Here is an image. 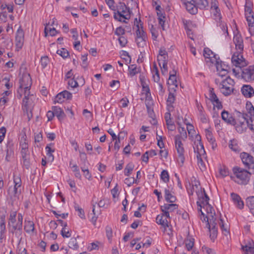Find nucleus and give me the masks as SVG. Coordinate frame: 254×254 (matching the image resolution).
<instances>
[{
    "label": "nucleus",
    "mask_w": 254,
    "mask_h": 254,
    "mask_svg": "<svg viewBox=\"0 0 254 254\" xmlns=\"http://www.w3.org/2000/svg\"><path fill=\"white\" fill-rule=\"evenodd\" d=\"M140 34L138 31L137 34H136V38L135 42L139 47H144L146 45V41L147 40V36L145 32H141Z\"/></svg>",
    "instance_id": "14"
},
{
    "label": "nucleus",
    "mask_w": 254,
    "mask_h": 254,
    "mask_svg": "<svg viewBox=\"0 0 254 254\" xmlns=\"http://www.w3.org/2000/svg\"><path fill=\"white\" fill-rule=\"evenodd\" d=\"M186 247L188 251L192 249L194 245L193 239H187L185 241Z\"/></svg>",
    "instance_id": "58"
},
{
    "label": "nucleus",
    "mask_w": 254,
    "mask_h": 254,
    "mask_svg": "<svg viewBox=\"0 0 254 254\" xmlns=\"http://www.w3.org/2000/svg\"><path fill=\"white\" fill-rule=\"evenodd\" d=\"M221 118L227 124L232 125H236V120L227 111L224 110L222 111L221 113Z\"/></svg>",
    "instance_id": "16"
},
{
    "label": "nucleus",
    "mask_w": 254,
    "mask_h": 254,
    "mask_svg": "<svg viewBox=\"0 0 254 254\" xmlns=\"http://www.w3.org/2000/svg\"><path fill=\"white\" fill-rule=\"evenodd\" d=\"M213 18L217 21L220 22L221 19V14L219 8L211 10Z\"/></svg>",
    "instance_id": "42"
},
{
    "label": "nucleus",
    "mask_w": 254,
    "mask_h": 254,
    "mask_svg": "<svg viewBox=\"0 0 254 254\" xmlns=\"http://www.w3.org/2000/svg\"><path fill=\"white\" fill-rule=\"evenodd\" d=\"M179 136H175L174 140L175 147L178 153H183L185 152L183 144L182 142V139H180Z\"/></svg>",
    "instance_id": "24"
},
{
    "label": "nucleus",
    "mask_w": 254,
    "mask_h": 254,
    "mask_svg": "<svg viewBox=\"0 0 254 254\" xmlns=\"http://www.w3.org/2000/svg\"><path fill=\"white\" fill-rule=\"evenodd\" d=\"M203 56L205 58L210 59L211 56L213 55V57L215 59V62L216 64H219V58L218 59L216 58V55H214L212 51L209 49L208 48H205L203 50Z\"/></svg>",
    "instance_id": "32"
},
{
    "label": "nucleus",
    "mask_w": 254,
    "mask_h": 254,
    "mask_svg": "<svg viewBox=\"0 0 254 254\" xmlns=\"http://www.w3.org/2000/svg\"><path fill=\"white\" fill-rule=\"evenodd\" d=\"M175 101V96L174 93L170 92L167 100V105L172 106Z\"/></svg>",
    "instance_id": "51"
},
{
    "label": "nucleus",
    "mask_w": 254,
    "mask_h": 254,
    "mask_svg": "<svg viewBox=\"0 0 254 254\" xmlns=\"http://www.w3.org/2000/svg\"><path fill=\"white\" fill-rule=\"evenodd\" d=\"M134 25L136 27L137 30L136 31V34H137L138 31H139L140 34L142 33L141 32H144L143 30V24L141 22V20H137V18H135L134 21Z\"/></svg>",
    "instance_id": "41"
},
{
    "label": "nucleus",
    "mask_w": 254,
    "mask_h": 254,
    "mask_svg": "<svg viewBox=\"0 0 254 254\" xmlns=\"http://www.w3.org/2000/svg\"><path fill=\"white\" fill-rule=\"evenodd\" d=\"M30 88H27L26 89H24V98L23 99V105L24 107H26L28 106V103L29 99V97L32 95H30Z\"/></svg>",
    "instance_id": "38"
},
{
    "label": "nucleus",
    "mask_w": 254,
    "mask_h": 254,
    "mask_svg": "<svg viewBox=\"0 0 254 254\" xmlns=\"http://www.w3.org/2000/svg\"><path fill=\"white\" fill-rule=\"evenodd\" d=\"M10 188H9L8 191L11 198L12 199L13 201L18 199L19 195L21 193V189H18L14 187L12 189L11 192H10Z\"/></svg>",
    "instance_id": "26"
},
{
    "label": "nucleus",
    "mask_w": 254,
    "mask_h": 254,
    "mask_svg": "<svg viewBox=\"0 0 254 254\" xmlns=\"http://www.w3.org/2000/svg\"><path fill=\"white\" fill-rule=\"evenodd\" d=\"M193 2L199 8L203 9L208 7L207 0H193Z\"/></svg>",
    "instance_id": "31"
},
{
    "label": "nucleus",
    "mask_w": 254,
    "mask_h": 254,
    "mask_svg": "<svg viewBox=\"0 0 254 254\" xmlns=\"http://www.w3.org/2000/svg\"><path fill=\"white\" fill-rule=\"evenodd\" d=\"M145 104L149 117L153 119V122L152 124L156 125L157 124V121L154 119V117H155V114L153 111V109L151 106V104H150V103L148 102L147 103H146Z\"/></svg>",
    "instance_id": "35"
},
{
    "label": "nucleus",
    "mask_w": 254,
    "mask_h": 254,
    "mask_svg": "<svg viewBox=\"0 0 254 254\" xmlns=\"http://www.w3.org/2000/svg\"><path fill=\"white\" fill-rule=\"evenodd\" d=\"M168 60H162L161 62V72L163 74H165L167 73L168 71V67H167Z\"/></svg>",
    "instance_id": "43"
},
{
    "label": "nucleus",
    "mask_w": 254,
    "mask_h": 254,
    "mask_svg": "<svg viewBox=\"0 0 254 254\" xmlns=\"http://www.w3.org/2000/svg\"><path fill=\"white\" fill-rule=\"evenodd\" d=\"M125 33V30L122 27L120 26L116 28L115 34L118 36H121Z\"/></svg>",
    "instance_id": "64"
},
{
    "label": "nucleus",
    "mask_w": 254,
    "mask_h": 254,
    "mask_svg": "<svg viewBox=\"0 0 254 254\" xmlns=\"http://www.w3.org/2000/svg\"><path fill=\"white\" fill-rule=\"evenodd\" d=\"M246 109L249 115L247 120V126L251 130H254V107L251 102L247 103Z\"/></svg>",
    "instance_id": "8"
},
{
    "label": "nucleus",
    "mask_w": 254,
    "mask_h": 254,
    "mask_svg": "<svg viewBox=\"0 0 254 254\" xmlns=\"http://www.w3.org/2000/svg\"><path fill=\"white\" fill-rule=\"evenodd\" d=\"M150 32L152 35V39L154 40H156L158 36V32L156 28L154 27L153 25H149Z\"/></svg>",
    "instance_id": "47"
},
{
    "label": "nucleus",
    "mask_w": 254,
    "mask_h": 254,
    "mask_svg": "<svg viewBox=\"0 0 254 254\" xmlns=\"http://www.w3.org/2000/svg\"><path fill=\"white\" fill-rule=\"evenodd\" d=\"M209 99L210 100L211 103H214V101L216 100V99H218L216 94L214 92V89L213 88H210L209 89Z\"/></svg>",
    "instance_id": "52"
},
{
    "label": "nucleus",
    "mask_w": 254,
    "mask_h": 254,
    "mask_svg": "<svg viewBox=\"0 0 254 254\" xmlns=\"http://www.w3.org/2000/svg\"><path fill=\"white\" fill-rule=\"evenodd\" d=\"M246 205L249 208L251 212L254 216V196H250L247 198Z\"/></svg>",
    "instance_id": "36"
},
{
    "label": "nucleus",
    "mask_w": 254,
    "mask_h": 254,
    "mask_svg": "<svg viewBox=\"0 0 254 254\" xmlns=\"http://www.w3.org/2000/svg\"><path fill=\"white\" fill-rule=\"evenodd\" d=\"M24 33L22 29L19 28L15 36L16 46L17 48L21 49L23 45Z\"/></svg>",
    "instance_id": "15"
},
{
    "label": "nucleus",
    "mask_w": 254,
    "mask_h": 254,
    "mask_svg": "<svg viewBox=\"0 0 254 254\" xmlns=\"http://www.w3.org/2000/svg\"><path fill=\"white\" fill-rule=\"evenodd\" d=\"M156 223L161 225L163 227V232H167V228H169L168 222L167 219L163 218V215H158L156 218Z\"/></svg>",
    "instance_id": "22"
},
{
    "label": "nucleus",
    "mask_w": 254,
    "mask_h": 254,
    "mask_svg": "<svg viewBox=\"0 0 254 254\" xmlns=\"http://www.w3.org/2000/svg\"><path fill=\"white\" fill-rule=\"evenodd\" d=\"M219 173L223 177H225L229 175V171L226 166H223L220 168Z\"/></svg>",
    "instance_id": "54"
},
{
    "label": "nucleus",
    "mask_w": 254,
    "mask_h": 254,
    "mask_svg": "<svg viewBox=\"0 0 254 254\" xmlns=\"http://www.w3.org/2000/svg\"><path fill=\"white\" fill-rule=\"evenodd\" d=\"M215 83L220 92L225 96L230 95L233 92L235 82L230 76H227L225 79L216 77L215 79Z\"/></svg>",
    "instance_id": "2"
},
{
    "label": "nucleus",
    "mask_w": 254,
    "mask_h": 254,
    "mask_svg": "<svg viewBox=\"0 0 254 254\" xmlns=\"http://www.w3.org/2000/svg\"><path fill=\"white\" fill-rule=\"evenodd\" d=\"M186 188L189 195H193V192L195 191L198 198H202L205 196V194H206L204 189L202 190V188L200 187L199 182L197 181H194L192 185L189 183V186L187 185Z\"/></svg>",
    "instance_id": "5"
},
{
    "label": "nucleus",
    "mask_w": 254,
    "mask_h": 254,
    "mask_svg": "<svg viewBox=\"0 0 254 254\" xmlns=\"http://www.w3.org/2000/svg\"><path fill=\"white\" fill-rule=\"evenodd\" d=\"M162 207L164 208V210H168L172 212L177 209L178 205L176 204H165Z\"/></svg>",
    "instance_id": "46"
},
{
    "label": "nucleus",
    "mask_w": 254,
    "mask_h": 254,
    "mask_svg": "<svg viewBox=\"0 0 254 254\" xmlns=\"http://www.w3.org/2000/svg\"><path fill=\"white\" fill-rule=\"evenodd\" d=\"M133 168L134 165L132 163L127 164L124 170L125 175L126 176H129L133 171Z\"/></svg>",
    "instance_id": "44"
},
{
    "label": "nucleus",
    "mask_w": 254,
    "mask_h": 254,
    "mask_svg": "<svg viewBox=\"0 0 254 254\" xmlns=\"http://www.w3.org/2000/svg\"><path fill=\"white\" fill-rule=\"evenodd\" d=\"M159 24L163 30H164V23L166 19L165 14L163 11L157 12Z\"/></svg>",
    "instance_id": "34"
},
{
    "label": "nucleus",
    "mask_w": 254,
    "mask_h": 254,
    "mask_svg": "<svg viewBox=\"0 0 254 254\" xmlns=\"http://www.w3.org/2000/svg\"><path fill=\"white\" fill-rule=\"evenodd\" d=\"M233 176L231 178L236 183L242 186L248 185L251 180V177L254 173H252V170L235 166L232 169Z\"/></svg>",
    "instance_id": "1"
},
{
    "label": "nucleus",
    "mask_w": 254,
    "mask_h": 254,
    "mask_svg": "<svg viewBox=\"0 0 254 254\" xmlns=\"http://www.w3.org/2000/svg\"><path fill=\"white\" fill-rule=\"evenodd\" d=\"M152 77L154 82L158 83L160 81V75L159 73V70L158 69L157 65L156 64H154L153 68L152 69Z\"/></svg>",
    "instance_id": "30"
},
{
    "label": "nucleus",
    "mask_w": 254,
    "mask_h": 254,
    "mask_svg": "<svg viewBox=\"0 0 254 254\" xmlns=\"http://www.w3.org/2000/svg\"><path fill=\"white\" fill-rule=\"evenodd\" d=\"M161 179L165 183H167L169 181V175L168 172L166 170H163L160 175Z\"/></svg>",
    "instance_id": "49"
},
{
    "label": "nucleus",
    "mask_w": 254,
    "mask_h": 254,
    "mask_svg": "<svg viewBox=\"0 0 254 254\" xmlns=\"http://www.w3.org/2000/svg\"><path fill=\"white\" fill-rule=\"evenodd\" d=\"M242 77L246 81L254 80V65L244 68L242 71Z\"/></svg>",
    "instance_id": "11"
},
{
    "label": "nucleus",
    "mask_w": 254,
    "mask_h": 254,
    "mask_svg": "<svg viewBox=\"0 0 254 254\" xmlns=\"http://www.w3.org/2000/svg\"><path fill=\"white\" fill-rule=\"evenodd\" d=\"M241 91L243 95L247 98H250L254 94V88L249 85H243Z\"/></svg>",
    "instance_id": "20"
},
{
    "label": "nucleus",
    "mask_w": 254,
    "mask_h": 254,
    "mask_svg": "<svg viewBox=\"0 0 254 254\" xmlns=\"http://www.w3.org/2000/svg\"><path fill=\"white\" fill-rule=\"evenodd\" d=\"M156 88L158 90L159 95L162 96L165 92L162 84L159 82L156 83Z\"/></svg>",
    "instance_id": "56"
},
{
    "label": "nucleus",
    "mask_w": 254,
    "mask_h": 254,
    "mask_svg": "<svg viewBox=\"0 0 254 254\" xmlns=\"http://www.w3.org/2000/svg\"><path fill=\"white\" fill-rule=\"evenodd\" d=\"M217 71H219L218 73V77H221L222 79H224V77H227V74L228 73L227 70L224 69L223 68H221L220 70H219V67L218 64H217Z\"/></svg>",
    "instance_id": "48"
},
{
    "label": "nucleus",
    "mask_w": 254,
    "mask_h": 254,
    "mask_svg": "<svg viewBox=\"0 0 254 254\" xmlns=\"http://www.w3.org/2000/svg\"><path fill=\"white\" fill-rule=\"evenodd\" d=\"M242 249L244 252H247L249 250L251 252V250H254V242L252 240H249L246 244L242 246Z\"/></svg>",
    "instance_id": "37"
},
{
    "label": "nucleus",
    "mask_w": 254,
    "mask_h": 254,
    "mask_svg": "<svg viewBox=\"0 0 254 254\" xmlns=\"http://www.w3.org/2000/svg\"><path fill=\"white\" fill-rule=\"evenodd\" d=\"M162 60H168V53L165 49H160L159 52V56H158V62L159 65L161 66V62Z\"/></svg>",
    "instance_id": "29"
},
{
    "label": "nucleus",
    "mask_w": 254,
    "mask_h": 254,
    "mask_svg": "<svg viewBox=\"0 0 254 254\" xmlns=\"http://www.w3.org/2000/svg\"><path fill=\"white\" fill-rule=\"evenodd\" d=\"M57 53L60 55L63 58H66L69 56V53L68 51L65 48H61L57 51Z\"/></svg>",
    "instance_id": "50"
},
{
    "label": "nucleus",
    "mask_w": 254,
    "mask_h": 254,
    "mask_svg": "<svg viewBox=\"0 0 254 254\" xmlns=\"http://www.w3.org/2000/svg\"><path fill=\"white\" fill-rule=\"evenodd\" d=\"M231 197L234 203L238 208L241 209L243 208L244 205V202L239 195L236 193L232 192L231 193Z\"/></svg>",
    "instance_id": "19"
},
{
    "label": "nucleus",
    "mask_w": 254,
    "mask_h": 254,
    "mask_svg": "<svg viewBox=\"0 0 254 254\" xmlns=\"http://www.w3.org/2000/svg\"><path fill=\"white\" fill-rule=\"evenodd\" d=\"M24 229L27 233L33 232L35 230L34 223L31 221H25Z\"/></svg>",
    "instance_id": "33"
},
{
    "label": "nucleus",
    "mask_w": 254,
    "mask_h": 254,
    "mask_svg": "<svg viewBox=\"0 0 254 254\" xmlns=\"http://www.w3.org/2000/svg\"><path fill=\"white\" fill-rule=\"evenodd\" d=\"M32 83V79L30 74L27 72L24 73L19 79V86L26 89L31 88Z\"/></svg>",
    "instance_id": "12"
},
{
    "label": "nucleus",
    "mask_w": 254,
    "mask_h": 254,
    "mask_svg": "<svg viewBox=\"0 0 254 254\" xmlns=\"http://www.w3.org/2000/svg\"><path fill=\"white\" fill-rule=\"evenodd\" d=\"M205 133L207 140L211 145L212 149L214 150L217 147V143H216L215 139L213 136L212 132L208 129H205Z\"/></svg>",
    "instance_id": "21"
},
{
    "label": "nucleus",
    "mask_w": 254,
    "mask_h": 254,
    "mask_svg": "<svg viewBox=\"0 0 254 254\" xmlns=\"http://www.w3.org/2000/svg\"><path fill=\"white\" fill-rule=\"evenodd\" d=\"M17 212L15 211H11L8 219V225L11 228V232L18 233L21 234L22 230L23 216L22 214L18 213L16 219Z\"/></svg>",
    "instance_id": "3"
},
{
    "label": "nucleus",
    "mask_w": 254,
    "mask_h": 254,
    "mask_svg": "<svg viewBox=\"0 0 254 254\" xmlns=\"http://www.w3.org/2000/svg\"><path fill=\"white\" fill-rule=\"evenodd\" d=\"M48 32L49 34L52 36L56 35L57 33V31L55 28H51L46 26L45 28V34L46 36H47Z\"/></svg>",
    "instance_id": "53"
},
{
    "label": "nucleus",
    "mask_w": 254,
    "mask_h": 254,
    "mask_svg": "<svg viewBox=\"0 0 254 254\" xmlns=\"http://www.w3.org/2000/svg\"><path fill=\"white\" fill-rule=\"evenodd\" d=\"M68 247L74 250H76L78 248V245L76 238H72L70 239L68 242Z\"/></svg>",
    "instance_id": "45"
},
{
    "label": "nucleus",
    "mask_w": 254,
    "mask_h": 254,
    "mask_svg": "<svg viewBox=\"0 0 254 254\" xmlns=\"http://www.w3.org/2000/svg\"><path fill=\"white\" fill-rule=\"evenodd\" d=\"M64 99L71 100L72 97V94L67 90H64L62 92Z\"/></svg>",
    "instance_id": "63"
},
{
    "label": "nucleus",
    "mask_w": 254,
    "mask_h": 254,
    "mask_svg": "<svg viewBox=\"0 0 254 254\" xmlns=\"http://www.w3.org/2000/svg\"><path fill=\"white\" fill-rule=\"evenodd\" d=\"M240 158L246 169L252 170V173H254V158L251 154L247 152H242L240 154Z\"/></svg>",
    "instance_id": "6"
},
{
    "label": "nucleus",
    "mask_w": 254,
    "mask_h": 254,
    "mask_svg": "<svg viewBox=\"0 0 254 254\" xmlns=\"http://www.w3.org/2000/svg\"><path fill=\"white\" fill-rule=\"evenodd\" d=\"M240 114L242 116V120L239 122V123L237 124L236 123L235 126L237 131L240 133H242L246 129L247 127H248L247 120H248L249 115L247 113Z\"/></svg>",
    "instance_id": "9"
},
{
    "label": "nucleus",
    "mask_w": 254,
    "mask_h": 254,
    "mask_svg": "<svg viewBox=\"0 0 254 254\" xmlns=\"http://www.w3.org/2000/svg\"><path fill=\"white\" fill-rule=\"evenodd\" d=\"M99 244V243L98 241H97L96 243H92L89 244V245L88 246L87 249L89 251H92L94 250H98Z\"/></svg>",
    "instance_id": "61"
},
{
    "label": "nucleus",
    "mask_w": 254,
    "mask_h": 254,
    "mask_svg": "<svg viewBox=\"0 0 254 254\" xmlns=\"http://www.w3.org/2000/svg\"><path fill=\"white\" fill-rule=\"evenodd\" d=\"M128 72L130 76L132 77L139 72V69L135 64H131L128 66Z\"/></svg>",
    "instance_id": "40"
},
{
    "label": "nucleus",
    "mask_w": 254,
    "mask_h": 254,
    "mask_svg": "<svg viewBox=\"0 0 254 254\" xmlns=\"http://www.w3.org/2000/svg\"><path fill=\"white\" fill-rule=\"evenodd\" d=\"M233 41L235 45L236 49L240 54H241L244 49L243 39L239 32L234 34Z\"/></svg>",
    "instance_id": "13"
},
{
    "label": "nucleus",
    "mask_w": 254,
    "mask_h": 254,
    "mask_svg": "<svg viewBox=\"0 0 254 254\" xmlns=\"http://www.w3.org/2000/svg\"><path fill=\"white\" fill-rule=\"evenodd\" d=\"M74 77L72 78L69 79L68 81V85L71 88H76L78 86V82L74 80Z\"/></svg>",
    "instance_id": "60"
},
{
    "label": "nucleus",
    "mask_w": 254,
    "mask_h": 254,
    "mask_svg": "<svg viewBox=\"0 0 254 254\" xmlns=\"http://www.w3.org/2000/svg\"><path fill=\"white\" fill-rule=\"evenodd\" d=\"M172 189H170L168 187V188L165 189V200L169 202L173 203L176 201V197L172 193Z\"/></svg>",
    "instance_id": "23"
},
{
    "label": "nucleus",
    "mask_w": 254,
    "mask_h": 254,
    "mask_svg": "<svg viewBox=\"0 0 254 254\" xmlns=\"http://www.w3.org/2000/svg\"><path fill=\"white\" fill-rule=\"evenodd\" d=\"M216 220L210 221V224L207 226L210 232V237L211 239H214L217 235V228L216 227Z\"/></svg>",
    "instance_id": "17"
},
{
    "label": "nucleus",
    "mask_w": 254,
    "mask_h": 254,
    "mask_svg": "<svg viewBox=\"0 0 254 254\" xmlns=\"http://www.w3.org/2000/svg\"><path fill=\"white\" fill-rule=\"evenodd\" d=\"M178 129L180 134H177L176 136H179L180 139L185 140L187 138V133L185 127H182L181 126H179Z\"/></svg>",
    "instance_id": "39"
},
{
    "label": "nucleus",
    "mask_w": 254,
    "mask_h": 254,
    "mask_svg": "<svg viewBox=\"0 0 254 254\" xmlns=\"http://www.w3.org/2000/svg\"><path fill=\"white\" fill-rule=\"evenodd\" d=\"M185 6L186 9L190 14H195L197 12V8L198 7L196 6V4L193 2L185 4Z\"/></svg>",
    "instance_id": "28"
},
{
    "label": "nucleus",
    "mask_w": 254,
    "mask_h": 254,
    "mask_svg": "<svg viewBox=\"0 0 254 254\" xmlns=\"http://www.w3.org/2000/svg\"><path fill=\"white\" fill-rule=\"evenodd\" d=\"M168 84H170L177 87L178 82L176 78V76L173 74H170L169 78Z\"/></svg>",
    "instance_id": "57"
},
{
    "label": "nucleus",
    "mask_w": 254,
    "mask_h": 254,
    "mask_svg": "<svg viewBox=\"0 0 254 254\" xmlns=\"http://www.w3.org/2000/svg\"><path fill=\"white\" fill-rule=\"evenodd\" d=\"M235 53L232 57V63L234 65L237 67H241L244 65V62L242 60V56L241 54Z\"/></svg>",
    "instance_id": "18"
},
{
    "label": "nucleus",
    "mask_w": 254,
    "mask_h": 254,
    "mask_svg": "<svg viewBox=\"0 0 254 254\" xmlns=\"http://www.w3.org/2000/svg\"><path fill=\"white\" fill-rule=\"evenodd\" d=\"M195 140L194 144L196 145V147H194V152L197 153L196 155H205V151L199 134H197L195 135Z\"/></svg>",
    "instance_id": "10"
},
{
    "label": "nucleus",
    "mask_w": 254,
    "mask_h": 254,
    "mask_svg": "<svg viewBox=\"0 0 254 254\" xmlns=\"http://www.w3.org/2000/svg\"><path fill=\"white\" fill-rule=\"evenodd\" d=\"M229 148L236 153L240 152L241 149L238 145V142L236 139L231 140L229 143Z\"/></svg>",
    "instance_id": "27"
},
{
    "label": "nucleus",
    "mask_w": 254,
    "mask_h": 254,
    "mask_svg": "<svg viewBox=\"0 0 254 254\" xmlns=\"http://www.w3.org/2000/svg\"><path fill=\"white\" fill-rule=\"evenodd\" d=\"M209 200V197L207 194H205V196L202 198L201 202L203 204V207L206 209L209 220L211 222V221L216 220V218L213 207L208 203Z\"/></svg>",
    "instance_id": "7"
},
{
    "label": "nucleus",
    "mask_w": 254,
    "mask_h": 254,
    "mask_svg": "<svg viewBox=\"0 0 254 254\" xmlns=\"http://www.w3.org/2000/svg\"><path fill=\"white\" fill-rule=\"evenodd\" d=\"M106 236L109 240H111L113 236V231L111 227L107 226L106 227Z\"/></svg>",
    "instance_id": "62"
},
{
    "label": "nucleus",
    "mask_w": 254,
    "mask_h": 254,
    "mask_svg": "<svg viewBox=\"0 0 254 254\" xmlns=\"http://www.w3.org/2000/svg\"><path fill=\"white\" fill-rule=\"evenodd\" d=\"M64 99L62 92L58 94L55 98L54 103H62L64 102Z\"/></svg>",
    "instance_id": "55"
},
{
    "label": "nucleus",
    "mask_w": 254,
    "mask_h": 254,
    "mask_svg": "<svg viewBox=\"0 0 254 254\" xmlns=\"http://www.w3.org/2000/svg\"><path fill=\"white\" fill-rule=\"evenodd\" d=\"M81 169L83 172L84 177L86 179L90 180L92 176L91 174L89 173V170L84 167H81Z\"/></svg>",
    "instance_id": "59"
},
{
    "label": "nucleus",
    "mask_w": 254,
    "mask_h": 254,
    "mask_svg": "<svg viewBox=\"0 0 254 254\" xmlns=\"http://www.w3.org/2000/svg\"><path fill=\"white\" fill-rule=\"evenodd\" d=\"M52 110L54 112L55 116H56L59 121H62L65 117L64 111L58 106L52 107Z\"/></svg>",
    "instance_id": "25"
},
{
    "label": "nucleus",
    "mask_w": 254,
    "mask_h": 254,
    "mask_svg": "<svg viewBox=\"0 0 254 254\" xmlns=\"http://www.w3.org/2000/svg\"><path fill=\"white\" fill-rule=\"evenodd\" d=\"M130 10L127 6L125 3L119 2L117 5V12H114V17L118 21L127 23L125 20H122V18L128 19L130 18Z\"/></svg>",
    "instance_id": "4"
}]
</instances>
